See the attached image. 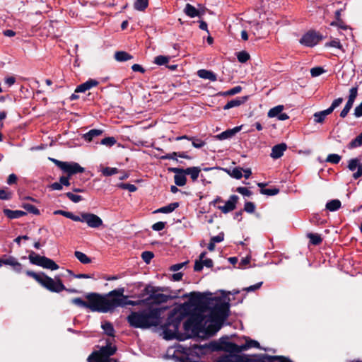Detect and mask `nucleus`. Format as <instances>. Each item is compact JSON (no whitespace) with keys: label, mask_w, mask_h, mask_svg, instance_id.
I'll return each instance as SVG.
<instances>
[{"label":"nucleus","mask_w":362,"mask_h":362,"mask_svg":"<svg viewBox=\"0 0 362 362\" xmlns=\"http://www.w3.org/2000/svg\"><path fill=\"white\" fill-rule=\"evenodd\" d=\"M233 136V132L231 129H228L226 131L223 132L220 134H218L216 137L220 140H223L226 139H229Z\"/></svg>","instance_id":"864d4df0"},{"label":"nucleus","mask_w":362,"mask_h":362,"mask_svg":"<svg viewBox=\"0 0 362 362\" xmlns=\"http://www.w3.org/2000/svg\"><path fill=\"white\" fill-rule=\"evenodd\" d=\"M119 187L124 189H127L131 192H134L137 189L136 187L134 185L129 183H121L119 185Z\"/></svg>","instance_id":"4d7b16f0"},{"label":"nucleus","mask_w":362,"mask_h":362,"mask_svg":"<svg viewBox=\"0 0 362 362\" xmlns=\"http://www.w3.org/2000/svg\"><path fill=\"white\" fill-rule=\"evenodd\" d=\"M170 59V57L159 55L154 58L153 62L157 65L161 66L168 64Z\"/></svg>","instance_id":"c9c22d12"},{"label":"nucleus","mask_w":362,"mask_h":362,"mask_svg":"<svg viewBox=\"0 0 362 362\" xmlns=\"http://www.w3.org/2000/svg\"><path fill=\"white\" fill-rule=\"evenodd\" d=\"M229 298L228 293H222L221 296L211 298L209 302L211 306L209 318L210 324L207 326L206 332L214 334L221 327L223 322L228 316L229 312Z\"/></svg>","instance_id":"f257e3e1"},{"label":"nucleus","mask_w":362,"mask_h":362,"mask_svg":"<svg viewBox=\"0 0 362 362\" xmlns=\"http://www.w3.org/2000/svg\"><path fill=\"white\" fill-rule=\"evenodd\" d=\"M342 102H343V98H338L335 99L332 102V103L330 105V107L327 109V112H329L331 114L334 111V110L335 108H337V107H339L341 104Z\"/></svg>","instance_id":"49530a36"},{"label":"nucleus","mask_w":362,"mask_h":362,"mask_svg":"<svg viewBox=\"0 0 362 362\" xmlns=\"http://www.w3.org/2000/svg\"><path fill=\"white\" fill-rule=\"evenodd\" d=\"M153 256L154 255L153 252L149 251L143 252L141 254V257L146 263H149L150 261L153 259Z\"/></svg>","instance_id":"13d9d810"},{"label":"nucleus","mask_w":362,"mask_h":362,"mask_svg":"<svg viewBox=\"0 0 362 362\" xmlns=\"http://www.w3.org/2000/svg\"><path fill=\"white\" fill-rule=\"evenodd\" d=\"M242 90V88L239 86H235L223 93H221L222 95L226 96V95H233L237 93H239Z\"/></svg>","instance_id":"5fc2aeb1"},{"label":"nucleus","mask_w":362,"mask_h":362,"mask_svg":"<svg viewBox=\"0 0 362 362\" xmlns=\"http://www.w3.org/2000/svg\"><path fill=\"white\" fill-rule=\"evenodd\" d=\"M160 291V288H156L151 286H146L144 290V292L148 295L146 298L147 303L151 304H160L166 303L170 296L160 293L158 291Z\"/></svg>","instance_id":"1a4fd4ad"},{"label":"nucleus","mask_w":362,"mask_h":362,"mask_svg":"<svg viewBox=\"0 0 362 362\" xmlns=\"http://www.w3.org/2000/svg\"><path fill=\"white\" fill-rule=\"evenodd\" d=\"M214 362H235V355H223L216 358Z\"/></svg>","instance_id":"a19ab883"},{"label":"nucleus","mask_w":362,"mask_h":362,"mask_svg":"<svg viewBox=\"0 0 362 362\" xmlns=\"http://www.w3.org/2000/svg\"><path fill=\"white\" fill-rule=\"evenodd\" d=\"M330 113L327 112V110L315 112L313 115L314 122L315 123H322L325 121L326 117Z\"/></svg>","instance_id":"cd10ccee"},{"label":"nucleus","mask_w":362,"mask_h":362,"mask_svg":"<svg viewBox=\"0 0 362 362\" xmlns=\"http://www.w3.org/2000/svg\"><path fill=\"white\" fill-rule=\"evenodd\" d=\"M197 75L201 78L208 79L211 81H216L217 79L216 75L213 71L206 69L199 70Z\"/></svg>","instance_id":"aec40b11"},{"label":"nucleus","mask_w":362,"mask_h":362,"mask_svg":"<svg viewBox=\"0 0 362 362\" xmlns=\"http://www.w3.org/2000/svg\"><path fill=\"white\" fill-rule=\"evenodd\" d=\"M64 195L74 203H78L83 199L81 196L74 194L72 192H66Z\"/></svg>","instance_id":"3c124183"},{"label":"nucleus","mask_w":362,"mask_h":362,"mask_svg":"<svg viewBox=\"0 0 362 362\" xmlns=\"http://www.w3.org/2000/svg\"><path fill=\"white\" fill-rule=\"evenodd\" d=\"M178 206L179 204L177 202L171 203L167 206L159 208L158 209L156 210L154 213L169 214L173 212Z\"/></svg>","instance_id":"5701e85b"},{"label":"nucleus","mask_w":362,"mask_h":362,"mask_svg":"<svg viewBox=\"0 0 362 362\" xmlns=\"http://www.w3.org/2000/svg\"><path fill=\"white\" fill-rule=\"evenodd\" d=\"M133 57L124 51H118L115 53V59L117 62H126L130 60Z\"/></svg>","instance_id":"bb28decb"},{"label":"nucleus","mask_w":362,"mask_h":362,"mask_svg":"<svg viewBox=\"0 0 362 362\" xmlns=\"http://www.w3.org/2000/svg\"><path fill=\"white\" fill-rule=\"evenodd\" d=\"M276 361L278 362H292L288 358L284 357V356H268L267 362H274Z\"/></svg>","instance_id":"37998d69"},{"label":"nucleus","mask_w":362,"mask_h":362,"mask_svg":"<svg viewBox=\"0 0 362 362\" xmlns=\"http://www.w3.org/2000/svg\"><path fill=\"white\" fill-rule=\"evenodd\" d=\"M340 160L341 156L335 153L329 154L326 159L327 162L332 163L334 164H337L338 163H339Z\"/></svg>","instance_id":"de8ad7c7"},{"label":"nucleus","mask_w":362,"mask_h":362,"mask_svg":"<svg viewBox=\"0 0 362 362\" xmlns=\"http://www.w3.org/2000/svg\"><path fill=\"white\" fill-rule=\"evenodd\" d=\"M148 6V0H136L134 7L136 10L144 11Z\"/></svg>","instance_id":"473e14b6"},{"label":"nucleus","mask_w":362,"mask_h":362,"mask_svg":"<svg viewBox=\"0 0 362 362\" xmlns=\"http://www.w3.org/2000/svg\"><path fill=\"white\" fill-rule=\"evenodd\" d=\"M245 339L246 342L245 344L242 345L243 351L247 350L252 347L261 349L259 343L257 341L251 339L249 337H245Z\"/></svg>","instance_id":"393cba45"},{"label":"nucleus","mask_w":362,"mask_h":362,"mask_svg":"<svg viewBox=\"0 0 362 362\" xmlns=\"http://www.w3.org/2000/svg\"><path fill=\"white\" fill-rule=\"evenodd\" d=\"M16 262H18L17 259L12 256L4 258V265L13 267L15 265Z\"/></svg>","instance_id":"680f3d73"},{"label":"nucleus","mask_w":362,"mask_h":362,"mask_svg":"<svg viewBox=\"0 0 362 362\" xmlns=\"http://www.w3.org/2000/svg\"><path fill=\"white\" fill-rule=\"evenodd\" d=\"M170 171L175 173L174 181L177 186L182 187L186 184V173L183 168H172Z\"/></svg>","instance_id":"4468645a"},{"label":"nucleus","mask_w":362,"mask_h":362,"mask_svg":"<svg viewBox=\"0 0 362 362\" xmlns=\"http://www.w3.org/2000/svg\"><path fill=\"white\" fill-rule=\"evenodd\" d=\"M102 328L107 335L110 337H114L115 329L113 328L112 325L110 322L103 323L102 325Z\"/></svg>","instance_id":"f704fd0d"},{"label":"nucleus","mask_w":362,"mask_h":362,"mask_svg":"<svg viewBox=\"0 0 362 362\" xmlns=\"http://www.w3.org/2000/svg\"><path fill=\"white\" fill-rule=\"evenodd\" d=\"M185 13L190 17V18H194L197 16H199V11L192 5L190 4H187L185 6V8L184 9Z\"/></svg>","instance_id":"4be33fe9"},{"label":"nucleus","mask_w":362,"mask_h":362,"mask_svg":"<svg viewBox=\"0 0 362 362\" xmlns=\"http://www.w3.org/2000/svg\"><path fill=\"white\" fill-rule=\"evenodd\" d=\"M103 131L100 129H91L83 135L85 140L90 141L94 137L98 136L102 134Z\"/></svg>","instance_id":"7c9ffc66"},{"label":"nucleus","mask_w":362,"mask_h":362,"mask_svg":"<svg viewBox=\"0 0 362 362\" xmlns=\"http://www.w3.org/2000/svg\"><path fill=\"white\" fill-rule=\"evenodd\" d=\"M22 207L30 213H32L35 215L40 214L39 209H37L35 206L30 204L23 203Z\"/></svg>","instance_id":"ea45409f"},{"label":"nucleus","mask_w":362,"mask_h":362,"mask_svg":"<svg viewBox=\"0 0 362 362\" xmlns=\"http://www.w3.org/2000/svg\"><path fill=\"white\" fill-rule=\"evenodd\" d=\"M223 239H224V235L223 233H221L218 235L211 238L210 240H211L214 243H217L222 242L223 240Z\"/></svg>","instance_id":"338daca9"},{"label":"nucleus","mask_w":362,"mask_h":362,"mask_svg":"<svg viewBox=\"0 0 362 362\" xmlns=\"http://www.w3.org/2000/svg\"><path fill=\"white\" fill-rule=\"evenodd\" d=\"M286 149L287 145L285 143H281L275 145L272 148L270 156L274 159L279 158L284 155V153Z\"/></svg>","instance_id":"a211bd4d"},{"label":"nucleus","mask_w":362,"mask_h":362,"mask_svg":"<svg viewBox=\"0 0 362 362\" xmlns=\"http://www.w3.org/2000/svg\"><path fill=\"white\" fill-rule=\"evenodd\" d=\"M361 146H362V132L349 143V147L354 148Z\"/></svg>","instance_id":"e433bc0d"},{"label":"nucleus","mask_w":362,"mask_h":362,"mask_svg":"<svg viewBox=\"0 0 362 362\" xmlns=\"http://www.w3.org/2000/svg\"><path fill=\"white\" fill-rule=\"evenodd\" d=\"M224 351L229 353H240L243 351L242 345L239 346L233 342H228L226 344Z\"/></svg>","instance_id":"a878e982"},{"label":"nucleus","mask_w":362,"mask_h":362,"mask_svg":"<svg viewBox=\"0 0 362 362\" xmlns=\"http://www.w3.org/2000/svg\"><path fill=\"white\" fill-rule=\"evenodd\" d=\"M261 194H265L267 196H274L277 194L279 192V189L277 188H272V189H261Z\"/></svg>","instance_id":"09e8293b"},{"label":"nucleus","mask_w":362,"mask_h":362,"mask_svg":"<svg viewBox=\"0 0 362 362\" xmlns=\"http://www.w3.org/2000/svg\"><path fill=\"white\" fill-rule=\"evenodd\" d=\"M191 141L192 143V146L197 148H201L203 146H204L206 144L205 141H204L203 140L199 139H196L194 137H192Z\"/></svg>","instance_id":"6e6d98bb"},{"label":"nucleus","mask_w":362,"mask_h":362,"mask_svg":"<svg viewBox=\"0 0 362 362\" xmlns=\"http://www.w3.org/2000/svg\"><path fill=\"white\" fill-rule=\"evenodd\" d=\"M117 347L111 343L102 346L98 351L93 352L88 358V362H112L110 357L115 354Z\"/></svg>","instance_id":"0eeeda50"},{"label":"nucleus","mask_w":362,"mask_h":362,"mask_svg":"<svg viewBox=\"0 0 362 362\" xmlns=\"http://www.w3.org/2000/svg\"><path fill=\"white\" fill-rule=\"evenodd\" d=\"M244 209L247 213H253L255 209V206L252 202H247L245 204Z\"/></svg>","instance_id":"e2e57ef3"},{"label":"nucleus","mask_w":362,"mask_h":362,"mask_svg":"<svg viewBox=\"0 0 362 362\" xmlns=\"http://www.w3.org/2000/svg\"><path fill=\"white\" fill-rule=\"evenodd\" d=\"M26 274L33 277L41 286L51 292L59 293L66 290V287L59 277L52 279L44 273L37 274L33 271H27Z\"/></svg>","instance_id":"39448f33"},{"label":"nucleus","mask_w":362,"mask_h":362,"mask_svg":"<svg viewBox=\"0 0 362 362\" xmlns=\"http://www.w3.org/2000/svg\"><path fill=\"white\" fill-rule=\"evenodd\" d=\"M4 212L8 218H11V219L18 218L22 217L24 215H25V212H24L23 211H21V210L13 211V210H10V209H5L4 211Z\"/></svg>","instance_id":"b1692460"},{"label":"nucleus","mask_w":362,"mask_h":362,"mask_svg":"<svg viewBox=\"0 0 362 362\" xmlns=\"http://www.w3.org/2000/svg\"><path fill=\"white\" fill-rule=\"evenodd\" d=\"M307 236L310 239L312 244L315 245H319L322 241L320 235L317 233H308Z\"/></svg>","instance_id":"4c0bfd02"},{"label":"nucleus","mask_w":362,"mask_h":362,"mask_svg":"<svg viewBox=\"0 0 362 362\" xmlns=\"http://www.w3.org/2000/svg\"><path fill=\"white\" fill-rule=\"evenodd\" d=\"M74 255L76 259L82 264H89L91 262L90 258H89L85 253L82 252L76 251L74 252Z\"/></svg>","instance_id":"2f4dec72"},{"label":"nucleus","mask_w":362,"mask_h":362,"mask_svg":"<svg viewBox=\"0 0 362 362\" xmlns=\"http://www.w3.org/2000/svg\"><path fill=\"white\" fill-rule=\"evenodd\" d=\"M357 95H358V88L352 87L349 90V95L347 102H349L350 103L354 104Z\"/></svg>","instance_id":"79ce46f5"},{"label":"nucleus","mask_w":362,"mask_h":362,"mask_svg":"<svg viewBox=\"0 0 362 362\" xmlns=\"http://www.w3.org/2000/svg\"><path fill=\"white\" fill-rule=\"evenodd\" d=\"M83 223H86L88 227L97 228L100 227L103 222V220L96 214L92 213H82Z\"/></svg>","instance_id":"9b49d317"},{"label":"nucleus","mask_w":362,"mask_h":362,"mask_svg":"<svg viewBox=\"0 0 362 362\" xmlns=\"http://www.w3.org/2000/svg\"><path fill=\"white\" fill-rule=\"evenodd\" d=\"M228 174L235 179H240L243 177V169L240 168H234L232 170H227Z\"/></svg>","instance_id":"72a5a7b5"},{"label":"nucleus","mask_w":362,"mask_h":362,"mask_svg":"<svg viewBox=\"0 0 362 362\" xmlns=\"http://www.w3.org/2000/svg\"><path fill=\"white\" fill-rule=\"evenodd\" d=\"M177 152H173V153H168L165 156H162L160 157L161 159L163 160H177Z\"/></svg>","instance_id":"69168bd1"},{"label":"nucleus","mask_w":362,"mask_h":362,"mask_svg":"<svg viewBox=\"0 0 362 362\" xmlns=\"http://www.w3.org/2000/svg\"><path fill=\"white\" fill-rule=\"evenodd\" d=\"M341 207V202L339 199H333L328 202L326 204V209L329 211H335Z\"/></svg>","instance_id":"c85d7f7f"},{"label":"nucleus","mask_w":362,"mask_h":362,"mask_svg":"<svg viewBox=\"0 0 362 362\" xmlns=\"http://www.w3.org/2000/svg\"><path fill=\"white\" fill-rule=\"evenodd\" d=\"M238 200V197L237 195H231L229 199L225 203V204L223 206H218V209H220L223 213L227 214L235 209Z\"/></svg>","instance_id":"f3484780"},{"label":"nucleus","mask_w":362,"mask_h":362,"mask_svg":"<svg viewBox=\"0 0 362 362\" xmlns=\"http://www.w3.org/2000/svg\"><path fill=\"white\" fill-rule=\"evenodd\" d=\"M28 259L32 264L40 266L45 269L52 271L59 269V266L52 259L45 256H41L33 251L30 252Z\"/></svg>","instance_id":"6e6552de"},{"label":"nucleus","mask_w":362,"mask_h":362,"mask_svg":"<svg viewBox=\"0 0 362 362\" xmlns=\"http://www.w3.org/2000/svg\"><path fill=\"white\" fill-rule=\"evenodd\" d=\"M321 39V37L317 35V33L309 31L303 35L300 40V43L307 47H313L316 45Z\"/></svg>","instance_id":"ddd939ff"},{"label":"nucleus","mask_w":362,"mask_h":362,"mask_svg":"<svg viewBox=\"0 0 362 362\" xmlns=\"http://www.w3.org/2000/svg\"><path fill=\"white\" fill-rule=\"evenodd\" d=\"M236 192L241 194L243 196L250 197L252 194L250 190L244 187H239L236 189Z\"/></svg>","instance_id":"052dcab7"},{"label":"nucleus","mask_w":362,"mask_h":362,"mask_svg":"<svg viewBox=\"0 0 362 362\" xmlns=\"http://www.w3.org/2000/svg\"><path fill=\"white\" fill-rule=\"evenodd\" d=\"M267 355H235V362H267Z\"/></svg>","instance_id":"f8f14e48"},{"label":"nucleus","mask_w":362,"mask_h":362,"mask_svg":"<svg viewBox=\"0 0 362 362\" xmlns=\"http://www.w3.org/2000/svg\"><path fill=\"white\" fill-rule=\"evenodd\" d=\"M325 72V70L322 67H314L310 70V74L313 77H317Z\"/></svg>","instance_id":"bf43d9fd"},{"label":"nucleus","mask_w":362,"mask_h":362,"mask_svg":"<svg viewBox=\"0 0 362 362\" xmlns=\"http://www.w3.org/2000/svg\"><path fill=\"white\" fill-rule=\"evenodd\" d=\"M353 103H350L349 102H346L345 106L344 107L343 110L340 112V117L342 118H345L348 113L349 112L350 110L353 107Z\"/></svg>","instance_id":"8fccbe9b"},{"label":"nucleus","mask_w":362,"mask_h":362,"mask_svg":"<svg viewBox=\"0 0 362 362\" xmlns=\"http://www.w3.org/2000/svg\"><path fill=\"white\" fill-rule=\"evenodd\" d=\"M182 320L181 313L174 311L168 317L167 324L163 327V337L165 339H172L176 337L180 324Z\"/></svg>","instance_id":"423d86ee"},{"label":"nucleus","mask_w":362,"mask_h":362,"mask_svg":"<svg viewBox=\"0 0 362 362\" xmlns=\"http://www.w3.org/2000/svg\"><path fill=\"white\" fill-rule=\"evenodd\" d=\"M354 115L356 117H361L362 116V102L355 107Z\"/></svg>","instance_id":"774afa93"},{"label":"nucleus","mask_w":362,"mask_h":362,"mask_svg":"<svg viewBox=\"0 0 362 362\" xmlns=\"http://www.w3.org/2000/svg\"><path fill=\"white\" fill-rule=\"evenodd\" d=\"M205 256H206V252H204L200 254L199 259L197 260L195 262L194 267V271L200 272L203 269L204 264H203V262H202V259H204Z\"/></svg>","instance_id":"58836bf2"},{"label":"nucleus","mask_w":362,"mask_h":362,"mask_svg":"<svg viewBox=\"0 0 362 362\" xmlns=\"http://www.w3.org/2000/svg\"><path fill=\"white\" fill-rule=\"evenodd\" d=\"M59 164H60V169L67 173L69 177L76 173H81L84 172V168L77 163L65 162L59 163Z\"/></svg>","instance_id":"9d476101"},{"label":"nucleus","mask_w":362,"mask_h":362,"mask_svg":"<svg viewBox=\"0 0 362 362\" xmlns=\"http://www.w3.org/2000/svg\"><path fill=\"white\" fill-rule=\"evenodd\" d=\"M124 288L122 287L112 290L107 294V313L113 310L117 307L134 306L147 303L146 298L139 300H128V296L124 295Z\"/></svg>","instance_id":"7ed1b4c3"},{"label":"nucleus","mask_w":362,"mask_h":362,"mask_svg":"<svg viewBox=\"0 0 362 362\" xmlns=\"http://www.w3.org/2000/svg\"><path fill=\"white\" fill-rule=\"evenodd\" d=\"M184 170L186 173V175H189L193 182L197 180L199 173L201 171V169L199 167H190Z\"/></svg>","instance_id":"412c9836"},{"label":"nucleus","mask_w":362,"mask_h":362,"mask_svg":"<svg viewBox=\"0 0 362 362\" xmlns=\"http://www.w3.org/2000/svg\"><path fill=\"white\" fill-rule=\"evenodd\" d=\"M119 172L117 168L106 167L103 168L102 173L104 176H111Z\"/></svg>","instance_id":"c03bdc74"},{"label":"nucleus","mask_w":362,"mask_h":362,"mask_svg":"<svg viewBox=\"0 0 362 362\" xmlns=\"http://www.w3.org/2000/svg\"><path fill=\"white\" fill-rule=\"evenodd\" d=\"M348 168L351 171L354 172L356 170V172L353 174L354 179L356 180L362 176V163L358 158L351 159L349 162Z\"/></svg>","instance_id":"dca6fc26"},{"label":"nucleus","mask_w":362,"mask_h":362,"mask_svg":"<svg viewBox=\"0 0 362 362\" xmlns=\"http://www.w3.org/2000/svg\"><path fill=\"white\" fill-rule=\"evenodd\" d=\"M284 108V105H277L269 110L267 116L270 118L277 117V119L281 121L286 120L289 117L286 113L282 112Z\"/></svg>","instance_id":"2eb2a0df"},{"label":"nucleus","mask_w":362,"mask_h":362,"mask_svg":"<svg viewBox=\"0 0 362 362\" xmlns=\"http://www.w3.org/2000/svg\"><path fill=\"white\" fill-rule=\"evenodd\" d=\"M127 322L134 328L147 329L156 327L160 322V312L153 308L134 311L127 316Z\"/></svg>","instance_id":"f03ea898"},{"label":"nucleus","mask_w":362,"mask_h":362,"mask_svg":"<svg viewBox=\"0 0 362 362\" xmlns=\"http://www.w3.org/2000/svg\"><path fill=\"white\" fill-rule=\"evenodd\" d=\"M243 102H244V100L240 99V98H235V99L231 100L228 101L224 105L223 110H229V109L235 107H238L241 104H243Z\"/></svg>","instance_id":"c756f323"},{"label":"nucleus","mask_w":362,"mask_h":362,"mask_svg":"<svg viewBox=\"0 0 362 362\" xmlns=\"http://www.w3.org/2000/svg\"><path fill=\"white\" fill-rule=\"evenodd\" d=\"M99 82L95 79H89L87 81L78 86L75 90L76 93H84L90 88L97 86Z\"/></svg>","instance_id":"6ab92c4d"},{"label":"nucleus","mask_w":362,"mask_h":362,"mask_svg":"<svg viewBox=\"0 0 362 362\" xmlns=\"http://www.w3.org/2000/svg\"><path fill=\"white\" fill-rule=\"evenodd\" d=\"M238 60L241 63L246 62L250 59V55L246 52H240L237 54Z\"/></svg>","instance_id":"603ef678"},{"label":"nucleus","mask_w":362,"mask_h":362,"mask_svg":"<svg viewBox=\"0 0 362 362\" xmlns=\"http://www.w3.org/2000/svg\"><path fill=\"white\" fill-rule=\"evenodd\" d=\"M86 298L88 302L84 301L81 298H73L71 302L77 306L87 308L94 312L107 313V294L102 296L93 293L88 294Z\"/></svg>","instance_id":"20e7f679"},{"label":"nucleus","mask_w":362,"mask_h":362,"mask_svg":"<svg viewBox=\"0 0 362 362\" xmlns=\"http://www.w3.org/2000/svg\"><path fill=\"white\" fill-rule=\"evenodd\" d=\"M116 139L112 136L106 137L101 140L100 144L109 147L114 146L116 144Z\"/></svg>","instance_id":"a18cd8bd"},{"label":"nucleus","mask_w":362,"mask_h":362,"mask_svg":"<svg viewBox=\"0 0 362 362\" xmlns=\"http://www.w3.org/2000/svg\"><path fill=\"white\" fill-rule=\"evenodd\" d=\"M165 223L162 221L157 222L152 226V229L155 231L162 230L165 228Z\"/></svg>","instance_id":"0e129e2a"}]
</instances>
